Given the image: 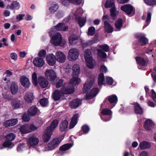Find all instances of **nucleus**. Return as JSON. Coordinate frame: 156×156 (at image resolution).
<instances>
[{"label": "nucleus", "mask_w": 156, "mask_h": 156, "mask_svg": "<svg viewBox=\"0 0 156 156\" xmlns=\"http://www.w3.org/2000/svg\"><path fill=\"white\" fill-rule=\"evenodd\" d=\"M72 70L73 77L69 81L70 84L74 85H78L80 83V79L77 77H74V76L79 75L80 72L79 66L77 64L74 65L73 67Z\"/></svg>", "instance_id": "obj_1"}, {"label": "nucleus", "mask_w": 156, "mask_h": 156, "mask_svg": "<svg viewBox=\"0 0 156 156\" xmlns=\"http://www.w3.org/2000/svg\"><path fill=\"white\" fill-rule=\"evenodd\" d=\"M118 101V98L115 94L108 96L107 97L104 102L106 107H110L111 108L114 107Z\"/></svg>", "instance_id": "obj_2"}, {"label": "nucleus", "mask_w": 156, "mask_h": 156, "mask_svg": "<svg viewBox=\"0 0 156 156\" xmlns=\"http://www.w3.org/2000/svg\"><path fill=\"white\" fill-rule=\"evenodd\" d=\"M84 57L87 63V66L90 69L94 67L92 54L90 49H87L84 51Z\"/></svg>", "instance_id": "obj_3"}, {"label": "nucleus", "mask_w": 156, "mask_h": 156, "mask_svg": "<svg viewBox=\"0 0 156 156\" xmlns=\"http://www.w3.org/2000/svg\"><path fill=\"white\" fill-rule=\"evenodd\" d=\"M61 91L63 94H72L74 92V87L68 83H66L62 86Z\"/></svg>", "instance_id": "obj_4"}, {"label": "nucleus", "mask_w": 156, "mask_h": 156, "mask_svg": "<svg viewBox=\"0 0 156 156\" xmlns=\"http://www.w3.org/2000/svg\"><path fill=\"white\" fill-rule=\"evenodd\" d=\"M62 41V35L59 33H57L51 37L50 42L52 44L55 46L60 45Z\"/></svg>", "instance_id": "obj_5"}, {"label": "nucleus", "mask_w": 156, "mask_h": 156, "mask_svg": "<svg viewBox=\"0 0 156 156\" xmlns=\"http://www.w3.org/2000/svg\"><path fill=\"white\" fill-rule=\"evenodd\" d=\"M120 9L128 15L132 14V16H133L135 14V9L133 6L130 4L122 5L121 6Z\"/></svg>", "instance_id": "obj_6"}, {"label": "nucleus", "mask_w": 156, "mask_h": 156, "mask_svg": "<svg viewBox=\"0 0 156 156\" xmlns=\"http://www.w3.org/2000/svg\"><path fill=\"white\" fill-rule=\"evenodd\" d=\"M79 54V52L77 49L71 48L69 51L68 58L70 61H75L78 58Z\"/></svg>", "instance_id": "obj_7"}, {"label": "nucleus", "mask_w": 156, "mask_h": 156, "mask_svg": "<svg viewBox=\"0 0 156 156\" xmlns=\"http://www.w3.org/2000/svg\"><path fill=\"white\" fill-rule=\"evenodd\" d=\"M135 37L139 40L140 45L142 46L145 45L148 43V40L145 37L144 34H137L135 35Z\"/></svg>", "instance_id": "obj_8"}, {"label": "nucleus", "mask_w": 156, "mask_h": 156, "mask_svg": "<svg viewBox=\"0 0 156 156\" xmlns=\"http://www.w3.org/2000/svg\"><path fill=\"white\" fill-rule=\"evenodd\" d=\"M45 75L46 78L50 81H54L57 77L55 72L51 69L47 70L45 73Z\"/></svg>", "instance_id": "obj_9"}, {"label": "nucleus", "mask_w": 156, "mask_h": 156, "mask_svg": "<svg viewBox=\"0 0 156 156\" xmlns=\"http://www.w3.org/2000/svg\"><path fill=\"white\" fill-rule=\"evenodd\" d=\"M39 142V140L38 138L32 136L28 138L27 143L29 147H33L36 146Z\"/></svg>", "instance_id": "obj_10"}, {"label": "nucleus", "mask_w": 156, "mask_h": 156, "mask_svg": "<svg viewBox=\"0 0 156 156\" xmlns=\"http://www.w3.org/2000/svg\"><path fill=\"white\" fill-rule=\"evenodd\" d=\"M47 62L50 66H54L56 62V57L53 54H51L47 55L46 57Z\"/></svg>", "instance_id": "obj_11"}, {"label": "nucleus", "mask_w": 156, "mask_h": 156, "mask_svg": "<svg viewBox=\"0 0 156 156\" xmlns=\"http://www.w3.org/2000/svg\"><path fill=\"white\" fill-rule=\"evenodd\" d=\"M61 141L58 138H55L48 144V147L50 150H53L58 145Z\"/></svg>", "instance_id": "obj_12"}, {"label": "nucleus", "mask_w": 156, "mask_h": 156, "mask_svg": "<svg viewBox=\"0 0 156 156\" xmlns=\"http://www.w3.org/2000/svg\"><path fill=\"white\" fill-rule=\"evenodd\" d=\"M20 81L21 85L25 88H28L30 85L29 79L24 76L20 77Z\"/></svg>", "instance_id": "obj_13"}, {"label": "nucleus", "mask_w": 156, "mask_h": 156, "mask_svg": "<svg viewBox=\"0 0 156 156\" xmlns=\"http://www.w3.org/2000/svg\"><path fill=\"white\" fill-rule=\"evenodd\" d=\"M40 86L42 88H45L48 85V82L44 77L40 76L38 78V82Z\"/></svg>", "instance_id": "obj_14"}, {"label": "nucleus", "mask_w": 156, "mask_h": 156, "mask_svg": "<svg viewBox=\"0 0 156 156\" xmlns=\"http://www.w3.org/2000/svg\"><path fill=\"white\" fill-rule=\"evenodd\" d=\"M56 59L60 63H63L66 60L65 55L61 51H58L56 54Z\"/></svg>", "instance_id": "obj_15"}, {"label": "nucleus", "mask_w": 156, "mask_h": 156, "mask_svg": "<svg viewBox=\"0 0 156 156\" xmlns=\"http://www.w3.org/2000/svg\"><path fill=\"white\" fill-rule=\"evenodd\" d=\"M80 116L78 113L75 114L73 116L69 125L70 129L74 127L77 123Z\"/></svg>", "instance_id": "obj_16"}, {"label": "nucleus", "mask_w": 156, "mask_h": 156, "mask_svg": "<svg viewBox=\"0 0 156 156\" xmlns=\"http://www.w3.org/2000/svg\"><path fill=\"white\" fill-rule=\"evenodd\" d=\"M52 132H51L49 130H47L46 129L44 133L43 136V140L44 142H47L49 141L51 138Z\"/></svg>", "instance_id": "obj_17"}, {"label": "nucleus", "mask_w": 156, "mask_h": 156, "mask_svg": "<svg viewBox=\"0 0 156 156\" xmlns=\"http://www.w3.org/2000/svg\"><path fill=\"white\" fill-rule=\"evenodd\" d=\"M33 63L36 66L40 67L44 65V61L43 58L37 57L34 58Z\"/></svg>", "instance_id": "obj_18"}, {"label": "nucleus", "mask_w": 156, "mask_h": 156, "mask_svg": "<svg viewBox=\"0 0 156 156\" xmlns=\"http://www.w3.org/2000/svg\"><path fill=\"white\" fill-rule=\"evenodd\" d=\"M38 109L36 106L33 105L30 107L27 110L28 114L31 116L35 115L38 112Z\"/></svg>", "instance_id": "obj_19"}, {"label": "nucleus", "mask_w": 156, "mask_h": 156, "mask_svg": "<svg viewBox=\"0 0 156 156\" xmlns=\"http://www.w3.org/2000/svg\"><path fill=\"white\" fill-rule=\"evenodd\" d=\"M34 97L33 94L31 92L26 93L24 96L25 101L28 103H32L34 100Z\"/></svg>", "instance_id": "obj_20"}, {"label": "nucleus", "mask_w": 156, "mask_h": 156, "mask_svg": "<svg viewBox=\"0 0 156 156\" xmlns=\"http://www.w3.org/2000/svg\"><path fill=\"white\" fill-rule=\"evenodd\" d=\"M59 123L58 120L57 119H54L51 123L50 126L47 127V130L52 132L57 127Z\"/></svg>", "instance_id": "obj_21"}, {"label": "nucleus", "mask_w": 156, "mask_h": 156, "mask_svg": "<svg viewBox=\"0 0 156 156\" xmlns=\"http://www.w3.org/2000/svg\"><path fill=\"white\" fill-rule=\"evenodd\" d=\"M68 122L67 120H63L59 124V130L61 132L65 131L67 130Z\"/></svg>", "instance_id": "obj_22"}, {"label": "nucleus", "mask_w": 156, "mask_h": 156, "mask_svg": "<svg viewBox=\"0 0 156 156\" xmlns=\"http://www.w3.org/2000/svg\"><path fill=\"white\" fill-rule=\"evenodd\" d=\"M153 123L150 119L146 120L144 124V127L145 129L147 130H151L153 127Z\"/></svg>", "instance_id": "obj_23"}, {"label": "nucleus", "mask_w": 156, "mask_h": 156, "mask_svg": "<svg viewBox=\"0 0 156 156\" xmlns=\"http://www.w3.org/2000/svg\"><path fill=\"white\" fill-rule=\"evenodd\" d=\"M151 146V144L149 142L146 141L141 142L139 145L140 150L147 149L150 148Z\"/></svg>", "instance_id": "obj_24"}, {"label": "nucleus", "mask_w": 156, "mask_h": 156, "mask_svg": "<svg viewBox=\"0 0 156 156\" xmlns=\"http://www.w3.org/2000/svg\"><path fill=\"white\" fill-rule=\"evenodd\" d=\"M12 106L14 109H18L22 107L23 105L21 101L18 100H12L11 102Z\"/></svg>", "instance_id": "obj_25"}, {"label": "nucleus", "mask_w": 156, "mask_h": 156, "mask_svg": "<svg viewBox=\"0 0 156 156\" xmlns=\"http://www.w3.org/2000/svg\"><path fill=\"white\" fill-rule=\"evenodd\" d=\"M63 23H59L54 27V29L56 30L65 31L67 30L68 27L64 26Z\"/></svg>", "instance_id": "obj_26"}, {"label": "nucleus", "mask_w": 156, "mask_h": 156, "mask_svg": "<svg viewBox=\"0 0 156 156\" xmlns=\"http://www.w3.org/2000/svg\"><path fill=\"white\" fill-rule=\"evenodd\" d=\"M104 25L105 30L106 32L110 33L113 32V28L108 22L106 21H104Z\"/></svg>", "instance_id": "obj_27"}, {"label": "nucleus", "mask_w": 156, "mask_h": 156, "mask_svg": "<svg viewBox=\"0 0 156 156\" xmlns=\"http://www.w3.org/2000/svg\"><path fill=\"white\" fill-rule=\"evenodd\" d=\"M10 90L12 94H16L18 90V87L17 83L15 82H12L11 85Z\"/></svg>", "instance_id": "obj_28"}, {"label": "nucleus", "mask_w": 156, "mask_h": 156, "mask_svg": "<svg viewBox=\"0 0 156 156\" xmlns=\"http://www.w3.org/2000/svg\"><path fill=\"white\" fill-rule=\"evenodd\" d=\"M135 59L137 63L140 65L142 66H145L147 65L148 62L145 60L143 58L136 56L135 58Z\"/></svg>", "instance_id": "obj_29"}, {"label": "nucleus", "mask_w": 156, "mask_h": 156, "mask_svg": "<svg viewBox=\"0 0 156 156\" xmlns=\"http://www.w3.org/2000/svg\"><path fill=\"white\" fill-rule=\"evenodd\" d=\"M81 103L80 101L77 99H74L70 102L69 105L71 108L75 109L78 107Z\"/></svg>", "instance_id": "obj_30"}, {"label": "nucleus", "mask_w": 156, "mask_h": 156, "mask_svg": "<svg viewBox=\"0 0 156 156\" xmlns=\"http://www.w3.org/2000/svg\"><path fill=\"white\" fill-rule=\"evenodd\" d=\"M18 122L17 119H12L6 121L4 125L6 126H12L16 124Z\"/></svg>", "instance_id": "obj_31"}, {"label": "nucleus", "mask_w": 156, "mask_h": 156, "mask_svg": "<svg viewBox=\"0 0 156 156\" xmlns=\"http://www.w3.org/2000/svg\"><path fill=\"white\" fill-rule=\"evenodd\" d=\"M63 94L61 92V91L57 90L55 91L53 94V98L55 101H57L59 100Z\"/></svg>", "instance_id": "obj_32"}, {"label": "nucleus", "mask_w": 156, "mask_h": 156, "mask_svg": "<svg viewBox=\"0 0 156 156\" xmlns=\"http://www.w3.org/2000/svg\"><path fill=\"white\" fill-rule=\"evenodd\" d=\"M123 25V20L121 18H118L115 23V26L118 31H120Z\"/></svg>", "instance_id": "obj_33"}, {"label": "nucleus", "mask_w": 156, "mask_h": 156, "mask_svg": "<svg viewBox=\"0 0 156 156\" xmlns=\"http://www.w3.org/2000/svg\"><path fill=\"white\" fill-rule=\"evenodd\" d=\"M19 3L17 1H13L10 5H8L6 6V9L13 10L19 6Z\"/></svg>", "instance_id": "obj_34"}, {"label": "nucleus", "mask_w": 156, "mask_h": 156, "mask_svg": "<svg viewBox=\"0 0 156 156\" xmlns=\"http://www.w3.org/2000/svg\"><path fill=\"white\" fill-rule=\"evenodd\" d=\"M105 8L115 7V4L114 0H107L104 5Z\"/></svg>", "instance_id": "obj_35"}, {"label": "nucleus", "mask_w": 156, "mask_h": 156, "mask_svg": "<svg viewBox=\"0 0 156 156\" xmlns=\"http://www.w3.org/2000/svg\"><path fill=\"white\" fill-rule=\"evenodd\" d=\"M19 130L22 134H27L30 133L28 130V124H26L22 125L19 128Z\"/></svg>", "instance_id": "obj_36"}, {"label": "nucleus", "mask_w": 156, "mask_h": 156, "mask_svg": "<svg viewBox=\"0 0 156 156\" xmlns=\"http://www.w3.org/2000/svg\"><path fill=\"white\" fill-rule=\"evenodd\" d=\"M134 110L135 113L137 114H142L143 112L142 109L137 102L135 104Z\"/></svg>", "instance_id": "obj_37"}, {"label": "nucleus", "mask_w": 156, "mask_h": 156, "mask_svg": "<svg viewBox=\"0 0 156 156\" xmlns=\"http://www.w3.org/2000/svg\"><path fill=\"white\" fill-rule=\"evenodd\" d=\"M58 7V5L56 2H53L51 5L49 9L51 12H54L57 11Z\"/></svg>", "instance_id": "obj_38"}, {"label": "nucleus", "mask_w": 156, "mask_h": 156, "mask_svg": "<svg viewBox=\"0 0 156 156\" xmlns=\"http://www.w3.org/2000/svg\"><path fill=\"white\" fill-rule=\"evenodd\" d=\"M92 85V84L91 83L86 82L83 88V92L84 93L87 92L91 88Z\"/></svg>", "instance_id": "obj_39"}, {"label": "nucleus", "mask_w": 156, "mask_h": 156, "mask_svg": "<svg viewBox=\"0 0 156 156\" xmlns=\"http://www.w3.org/2000/svg\"><path fill=\"white\" fill-rule=\"evenodd\" d=\"M72 146V144L70 143L65 144L60 147L59 150L61 151H66L70 148Z\"/></svg>", "instance_id": "obj_40"}, {"label": "nucleus", "mask_w": 156, "mask_h": 156, "mask_svg": "<svg viewBox=\"0 0 156 156\" xmlns=\"http://www.w3.org/2000/svg\"><path fill=\"white\" fill-rule=\"evenodd\" d=\"M79 37L77 36H71L69 39V41L70 44L72 45L76 44L77 42V41L78 40Z\"/></svg>", "instance_id": "obj_41"}, {"label": "nucleus", "mask_w": 156, "mask_h": 156, "mask_svg": "<svg viewBox=\"0 0 156 156\" xmlns=\"http://www.w3.org/2000/svg\"><path fill=\"white\" fill-rule=\"evenodd\" d=\"M16 135L12 133L8 134L5 136V140L10 142L16 138Z\"/></svg>", "instance_id": "obj_42"}, {"label": "nucleus", "mask_w": 156, "mask_h": 156, "mask_svg": "<svg viewBox=\"0 0 156 156\" xmlns=\"http://www.w3.org/2000/svg\"><path fill=\"white\" fill-rule=\"evenodd\" d=\"M101 113L103 115L111 116L112 114V111L110 109L108 108L103 109Z\"/></svg>", "instance_id": "obj_43"}, {"label": "nucleus", "mask_w": 156, "mask_h": 156, "mask_svg": "<svg viewBox=\"0 0 156 156\" xmlns=\"http://www.w3.org/2000/svg\"><path fill=\"white\" fill-rule=\"evenodd\" d=\"M32 79L33 84L35 86L38 85L37 78L36 73L34 72L32 75Z\"/></svg>", "instance_id": "obj_44"}, {"label": "nucleus", "mask_w": 156, "mask_h": 156, "mask_svg": "<svg viewBox=\"0 0 156 156\" xmlns=\"http://www.w3.org/2000/svg\"><path fill=\"white\" fill-rule=\"evenodd\" d=\"M111 16L113 19H115L118 14L115 7L111 8L110 9Z\"/></svg>", "instance_id": "obj_45"}, {"label": "nucleus", "mask_w": 156, "mask_h": 156, "mask_svg": "<svg viewBox=\"0 0 156 156\" xmlns=\"http://www.w3.org/2000/svg\"><path fill=\"white\" fill-rule=\"evenodd\" d=\"M76 19L78 21V24L80 27L84 26L86 23V20L84 18L79 17Z\"/></svg>", "instance_id": "obj_46"}, {"label": "nucleus", "mask_w": 156, "mask_h": 156, "mask_svg": "<svg viewBox=\"0 0 156 156\" xmlns=\"http://www.w3.org/2000/svg\"><path fill=\"white\" fill-rule=\"evenodd\" d=\"M98 55L100 58L104 59L107 56L106 54L101 49L98 50Z\"/></svg>", "instance_id": "obj_47"}, {"label": "nucleus", "mask_w": 156, "mask_h": 156, "mask_svg": "<svg viewBox=\"0 0 156 156\" xmlns=\"http://www.w3.org/2000/svg\"><path fill=\"white\" fill-rule=\"evenodd\" d=\"M12 144V143L11 142H10L5 140V141L3 144L2 146L4 148H11Z\"/></svg>", "instance_id": "obj_48"}, {"label": "nucleus", "mask_w": 156, "mask_h": 156, "mask_svg": "<svg viewBox=\"0 0 156 156\" xmlns=\"http://www.w3.org/2000/svg\"><path fill=\"white\" fill-rule=\"evenodd\" d=\"M148 5L152 6L156 5V0H144Z\"/></svg>", "instance_id": "obj_49"}, {"label": "nucleus", "mask_w": 156, "mask_h": 156, "mask_svg": "<svg viewBox=\"0 0 156 156\" xmlns=\"http://www.w3.org/2000/svg\"><path fill=\"white\" fill-rule=\"evenodd\" d=\"M40 103L42 106H46L48 104V100L46 98H43L40 100Z\"/></svg>", "instance_id": "obj_50"}, {"label": "nucleus", "mask_w": 156, "mask_h": 156, "mask_svg": "<svg viewBox=\"0 0 156 156\" xmlns=\"http://www.w3.org/2000/svg\"><path fill=\"white\" fill-rule=\"evenodd\" d=\"M95 29L93 27H89L88 29V35L92 36L95 33Z\"/></svg>", "instance_id": "obj_51"}, {"label": "nucleus", "mask_w": 156, "mask_h": 156, "mask_svg": "<svg viewBox=\"0 0 156 156\" xmlns=\"http://www.w3.org/2000/svg\"><path fill=\"white\" fill-rule=\"evenodd\" d=\"M81 129L84 133L86 134L89 132L90 129L87 125L85 124L82 127Z\"/></svg>", "instance_id": "obj_52"}, {"label": "nucleus", "mask_w": 156, "mask_h": 156, "mask_svg": "<svg viewBox=\"0 0 156 156\" xmlns=\"http://www.w3.org/2000/svg\"><path fill=\"white\" fill-rule=\"evenodd\" d=\"M37 127L35 126L33 124H28V130L30 133L32 131H35L37 130Z\"/></svg>", "instance_id": "obj_53"}, {"label": "nucleus", "mask_w": 156, "mask_h": 156, "mask_svg": "<svg viewBox=\"0 0 156 156\" xmlns=\"http://www.w3.org/2000/svg\"><path fill=\"white\" fill-rule=\"evenodd\" d=\"M100 48L101 49L102 51L106 52H108L109 50V47L107 44L101 45Z\"/></svg>", "instance_id": "obj_54"}, {"label": "nucleus", "mask_w": 156, "mask_h": 156, "mask_svg": "<svg viewBox=\"0 0 156 156\" xmlns=\"http://www.w3.org/2000/svg\"><path fill=\"white\" fill-rule=\"evenodd\" d=\"M64 82V80L62 79H59L55 84V87L57 88L61 87L62 85Z\"/></svg>", "instance_id": "obj_55"}, {"label": "nucleus", "mask_w": 156, "mask_h": 156, "mask_svg": "<svg viewBox=\"0 0 156 156\" xmlns=\"http://www.w3.org/2000/svg\"><path fill=\"white\" fill-rule=\"evenodd\" d=\"M95 96V94L92 95L90 93V92L89 93H87L86 94L85 98L86 100H90L93 98Z\"/></svg>", "instance_id": "obj_56"}, {"label": "nucleus", "mask_w": 156, "mask_h": 156, "mask_svg": "<svg viewBox=\"0 0 156 156\" xmlns=\"http://www.w3.org/2000/svg\"><path fill=\"white\" fill-rule=\"evenodd\" d=\"M46 55V51L44 49H42L40 50L38 53V55L40 57H45Z\"/></svg>", "instance_id": "obj_57"}, {"label": "nucleus", "mask_w": 156, "mask_h": 156, "mask_svg": "<svg viewBox=\"0 0 156 156\" xmlns=\"http://www.w3.org/2000/svg\"><path fill=\"white\" fill-rule=\"evenodd\" d=\"M22 119L24 122H28L30 120V118L27 114L25 113L22 115Z\"/></svg>", "instance_id": "obj_58"}, {"label": "nucleus", "mask_w": 156, "mask_h": 156, "mask_svg": "<svg viewBox=\"0 0 156 156\" xmlns=\"http://www.w3.org/2000/svg\"><path fill=\"white\" fill-rule=\"evenodd\" d=\"M99 91L98 88V87H95L93 88L90 91V93L92 95L95 94V96L98 94Z\"/></svg>", "instance_id": "obj_59"}, {"label": "nucleus", "mask_w": 156, "mask_h": 156, "mask_svg": "<svg viewBox=\"0 0 156 156\" xmlns=\"http://www.w3.org/2000/svg\"><path fill=\"white\" fill-rule=\"evenodd\" d=\"M106 81L107 84L111 85L113 83V80L112 77L109 76L106 78Z\"/></svg>", "instance_id": "obj_60"}, {"label": "nucleus", "mask_w": 156, "mask_h": 156, "mask_svg": "<svg viewBox=\"0 0 156 156\" xmlns=\"http://www.w3.org/2000/svg\"><path fill=\"white\" fill-rule=\"evenodd\" d=\"M94 43V41L93 40L88 41L86 42L85 43L82 44V45L84 47H87L88 46H90Z\"/></svg>", "instance_id": "obj_61"}, {"label": "nucleus", "mask_w": 156, "mask_h": 156, "mask_svg": "<svg viewBox=\"0 0 156 156\" xmlns=\"http://www.w3.org/2000/svg\"><path fill=\"white\" fill-rule=\"evenodd\" d=\"M25 144L22 143L19 144L17 148V150L18 151H20L23 150V148L24 147Z\"/></svg>", "instance_id": "obj_62"}, {"label": "nucleus", "mask_w": 156, "mask_h": 156, "mask_svg": "<svg viewBox=\"0 0 156 156\" xmlns=\"http://www.w3.org/2000/svg\"><path fill=\"white\" fill-rule=\"evenodd\" d=\"M151 14L150 12H147V18L146 20V22L147 23H149L151 20Z\"/></svg>", "instance_id": "obj_63"}, {"label": "nucleus", "mask_w": 156, "mask_h": 156, "mask_svg": "<svg viewBox=\"0 0 156 156\" xmlns=\"http://www.w3.org/2000/svg\"><path fill=\"white\" fill-rule=\"evenodd\" d=\"M152 92L151 97L153 100L156 103V93L153 89L151 90Z\"/></svg>", "instance_id": "obj_64"}]
</instances>
